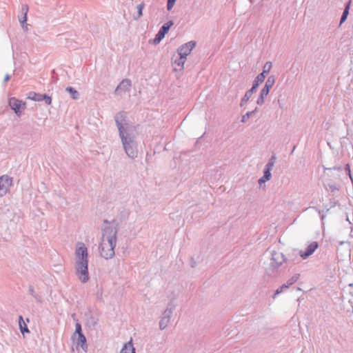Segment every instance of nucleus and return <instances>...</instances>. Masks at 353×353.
Listing matches in <instances>:
<instances>
[{"instance_id": "obj_28", "label": "nucleus", "mask_w": 353, "mask_h": 353, "mask_svg": "<svg viewBox=\"0 0 353 353\" xmlns=\"http://www.w3.org/2000/svg\"><path fill=\"white\" fill-rule=\"evenodd\" d=\"M300 277V274H295L294 275H293L290 279H289L287 282L285 283V284L288 285V287L289 288L290 286L292 285L294 283H295L297 280L299 279Z\"/></svg>"}, {"instance_id": "obj_49", "label": "nucleus", "mask_w": 353, "mask_h": 353, "mask_svg": "<svg viewBox=\"0 0 353 353\" xmlns=\"http://www.w3.org/2000/svg\"><path fill=\"white\" fill-rule=\"evenodd\" d=\"M295 148H296V146L294 145V146L293 147V149H292V152H294V150H295Z\"/></svg>"}, {"instance_id": "obj_37", "label": "nucleus", "mask_w": 353, "mask_h": 353, "mask_svg": "<svg viewBox=\"0 0 353 353\" xmlns=\"http://www.w3.org/2000/svg\"><path fill=\"white\" fill-rule=\"evenodd\" d=\"M265 179H267L268 180H270L271 177H272V173H271V170H267V169H265L263 170V175Z\"/></svg>"}, {"instance_id": "obj_32", "label": "nucleus", "mask_w": 353, "mask_h": 353, "mask_svg": "<svg viewBox=\"0 0 353 353\" xmlns=\"http://www.w3.org/2000/svg\"><path fill=\"white\" fill-rule=\"evenodd\" d=\"M268 95H265V94H263L260 92L259 95L256 100V104L259 105H262L265 103V99Z\"/></svg>"}, {"instance_id": "obj_4", "label": "nucleus", "mask_w": 353, "mask_h": 353, "mask_svg": "<svg viewBox=\"0 0 353 353\" xmlns=\"http://www.w3.org/2000/svg\"><path fill=\"white\" fill-rule=\"evenodd\" d=\"M288 259L279 252L272 251L271 252L270 262L268 267L265 268V272L269 276H274L283 263H287Z\"/></svg>"}, {"instance_id": "obj_8", "label": "nucleus", "mask_w": 353, "mask_h": 353, "mask_svg": "<svg viewBox=\"0 0 353 353\" xmlns=\"http://www.w3.org/2000/svg\"><path fill=\"white\" fill-rule=\"evenodd\" d=\"M12 185V179L8 175L0 176V196L5 195Z\"/></svg>"}, {"instance_id": "obj_22", "label": "nucleus", "mask_w": 353, "mask_h": 353, "mask_svg": "<svg viewBox=\"0 0 353 353\" xmlns=\"http://www.w3.org/2000/svg\"><path fill=\"white\" fill-rule=\"evenodd\" d=\"M276 160V156L274 154L272 155L271 157L270 158V159L268 160V162L267 163V164L265 165L264 168L267 169V170H272L273 167H274V165Z\"/></svg>"}, {"instance_id": "obj_45", "label": "nucleus", "mask_w": 353, "mask_h": 353, "mask_svg": "<svg viewBox=\"0 0 353 353\" xmlns=\"http://www.w3.org/2000/svg\"><path fill=\"white\" fill-rule=\"evenodd\" d=\"M323 212H324V210L323 211ZM325 215L324 213H323L321 215V218L322 220H323V219L325 218Z\"/></svg>"}, {"instance_id": "obj_2", "label": "nucleus", "mask_w": 353, "mask_h": 353, "mask_svg": "<svg viewBox=\"0 0 353 353\" xmlns=\"http://www.w3.org/2000/svg\"><path fill=\"white\" fill-rule=\"evenodd\" d=\"M75 254L77 257L75 263L76 274L81 282L85 283L89 281L90 276L88 272V253L84 243H78Z\"/></svg>"}, {"instance_id": "obj_39", "label": "nucleus", "mask_w": 353, "mask_h": 353, "mask_svg": "<svg viewBox=\"0 0 353 353\" xmlns=\"http://www.w3.org/2000/svg\"><path fill=\"white\" fill-rule=\"evenodd\" d=\"M269 180H268L267 179H265L263 176H262L258 181L260 185H261L262 183H264L267 181H268Z\"/></svg>"}, {"instance_id": "obj_51", "label": "nucleus", "mask_w": 353, "mask_h": 353, "mask_svg": "<svg viewBox=\"0 0 353 353\" xmlns=\"http://www.w3.org/2000/svg\"><path fill=\"white\" fill-rule=\"evenodd\" d=\"M105 252H108V248H105Z\"/></svg>"}, {"instance_id": "obj_27", "label": "nucleus", "mask_w": 353, "mask_h": 353, "mask_svg": "<svg viewBox=\"0 0 353 353\" xmlns=\"http://www.w3.org/2000/svg\"><path fill=\"white\" fill-rule=\"evenodd\" d=\"M272 68V63L270 61H267L263 68V71L260 73L261 74H264L265 77L266 75L270 72Z\"/></svg>"}, {"instance_id": "obj_10", "label": "nucleus", "mask_w": 353, "mask_h": 353, "mask_svg": "<svg viewBox=\"0 0 353 353\" xmlns=\"http://www.w3.org/2000/svg\"><path fill=\"white\" fill-rule=\"evenodd\" d=\"M319 244L317 241H312L310 243L305 250H301L299 255L303 259H307L310 256L313 254L318 249Z\"/></svg>"}, {"instance_id": "obj_1", "label": "nucleus", "mask_w": 353, "mask_h": 353, "mask_svg": "<svg viewBox=\"0 0 353 353\" xmlns=\"http://www.w3.org/2000/svg\"><path fill=\"white\" fill-rule=\"evenodd\" d=\"M105 224L102 228L101 243L99 245L101 256L105 259H112L114 256V248L117 243V235L119 227L113 225L112 221L104 219Z\"/></svg>"}, {"instance_id": "obj_11", "label": "nucleus", "mask_w": 353, "mask_h": 353, "mask_svg": "<svg viewBox=\"0 0 353 353\" xmlns=\"http://www.w3.org/2000/svg\"><path fill=\"white\" fill-rule=\"evenodd\" d=\"M130 214V211L125 208H123L117 214V217L112 221L113 225L119 226V225L125 221Z\"/></svg>"}, {"instance_id": "obj_46", "label": "nucleus", "mask_w": 353, "mask_h": 353, "mask_svg": "<svg viewBox=\"0 0 353 353\" xmlns=\"http://www.w3.org/2000/svg\"><path fill=\"white\" fill-rule=\"evenodd\" d=\"M348 176H349V177H350V180H351V181H352V183L353 184V177L352 176V174H350V175H348Z\"/></svg>"}, {"instance_id": "obj_3", "label": "nucleus", "mask_w": 353, "mask_h": 353, "mask_svg": "<svg viewBox=\"0 0 353 353\" xmlns=\"http://www.w3.org/2000/svg\"><path fill=\"white\" fill-rule=\"evenodd\" d=\"M135 131L136 130L134 129L119 134L123 148L127 156L131 159L137 158L139 153V144Z\"/></svg>"}, {"instance_id": "obj_12", "label": "nucleus", "mask_w": 353, "mask_h": 353, "mask_svg": "<svg viewBox=\"0 0 353 353\" xmlns=\"http://www.w3.org/2000/svg\"><path fill=\"white\" fill-rule=\"evenodd\" d=\"M28 12V6L27 5H22L21 10V16H19V21L24 31L28 30L27 24V14Z\"/></svg>"}, {"instance_id": "obj_44", "label": "nucleus", "mask_w": 353, "mask_h": 353, "mask_svg": "<svg viewBox=\"0 0 353 353\" xmlns=\"http://www.w3.org/2000/svg\"><path fill=\"white\" fill-rule=\"evenodd\" d=\"M191 266L192 268H194L196 266V262L192 261Z\"/></svg>"}, {"instance_id": "obj_42", "label": "nucleus", "mask_w": 353, "mask_h": 353, "mask_svg": "<svg viewBox=\"0 0 353 353\" xmlns=\"http://www.w3.org/2000/svg\"><path fill=\"white\" fill-rule=\"evenodd\" d=\"M20 323H21L22 324H23V323H25V322H24V320H23V316H22L21 315H20V316H19V325H20Z\"/></svg>"}, {"instance_id": "obj_15", "label": "nucleus", "mask_w": 353, "mask_h": 353, "mask_svg": "<svg viewBox=\"0 0 353 353\" xmlns=\"http://www.w3.org/2000/svg\"><path fill=\"white\" fill-rule=\"evenodd\" d=\"M120 353H136V350L133 345L132 339H130L128 342L123 344Z\"/></svg>"}, {"instance_id": "obj_25", "label": "nucleus", "mask_w": 353, "mask_h": 353, "mask_svg": "<svg viewBox=\"0 0 353 353\" xmlns=\"http://www.w3.org/2000/svg\"><path fill=\"white\" fill-rule=\"evenodd\" d=\"M165 34L162 32L160 30H159L158 32L156 34L154 39H153V43L154 44L159 43L161 40L165 37Z\"/></svg>"}, {"instance_id": "obj_34", "label": "nucleus", "mask_w": 353, "mask_h": 353, "mask_svg": "<svg viewBox=\"0 0 353 353\" xmlns=\"http://www.w3.org/2000/svg\"><path fill=\"white\" fill-rule=\"evenodd\" d=\"M19 329L23 335H24L25 333L30 332V330H29L27 325L25 323H23V324L21 323H20Z\"/></svg>"}, {"instance_id": "obj_5", "label": "nucleus", "mask_w": 353, "mask_h": 353, "mask_svg": "<svg viewBox=\"0 0 353 353\" xmlns=\"http://www.w3.org/2000/svg\"><path fill=\"white\" fill-rule=\"evenodd\" d=\"M114 121L116 125L118 128L119 134L125 133L126 132L132 130L135 128L130 125L127 122V112L125 111H120L114 116Z\"/></svg>"}, {"instance_id": "obj_41", "label": "nucleus", "mask_w": 353, "mask_h": 353, "mask_svg": "<svg viewBox=\"0 0 353 353\" xmlns=\"http://www.w3.org/2000/svg\"><path fill=\"white\" fill-rule=\"evenodd\" d=\"M10 77H11L9 74H6L3 79V83H5L8 82L10 79Z\"/></svg>"}, {"instance_id": "obj_29", "label": "nucleus", "mask_w": 353, "mask_h": 353, "mask_svg": "<svg viewBox=\"0 0 353 353\" xmlns=\"http://www.w3.org/2000/svg\"><path fill=\"white\" fill-rule=\"evenodd\" d=\"M257 111V108H255V109L252 111L248 112L242 116L241 118V122L245 123L248 121V120L250 118V117L254 114Z\"/></svg>"}, {"instance_id": "obj_17", "label": "nucleus", "mask_w": 353, "mask_h": 353, "mask_svg": "<svg viewBox=\"0 0 353 353\" xmlns=\"http://www.w3.org/2000/svg\"><path fill=\"white\" fill-rule=\"evenodd\" d=\"M265 77L264 74H261L259 73L253 81L252 85L251 88L256 91L259 86L265 81Z\"/></svg>"}, {"instance_id": "obj_18", "label": "nucleus", "mask_w": 353, "mask_h": 353, "mask_svg": "<svg viewBox=\"0 0 353 353\" xmlns=\"http://www.w3.org/2000/svg\"><path fill=\"white\" fill-rule=\"evenodd\" d=\"M254 92H256V90H253L252 88L247 90L241 100L240 106L243 107L245 105Z\"/></svg>"}, {"instance_id": "obj_9", "label": "nucleus", "mask_w": 353, "mask_h": 353, "mask_svg": "<svg viewBox=\"0 0 353 353\" xmlns=\"http://www.w3.org/2000/svg\"><path fill=\"white\" fill-rule=\"evenodd\" d=\"M28 99L34 101H44L47 105L52 103V98L47 94H39L34 92H30L28 94Z\"/></svg>"}, {"instance_id": "obj_24", "label": "nucleus", "mask_w": 353, "mask_h": 353, "mask_svg": "<svg viewBox=\"0 0 353 353\" xmlns=\"http://www.w3.org/2000/svg\"><path fill=\"white\" fill-rule=\"evenodd\" d=\"M177 52L179 56H183L187 58V56H188L190 53V51L187 50V48L181 45L178 49Z\"/></svg>"}, {"instance_id": "obj_26", "label": "nucleus", "mask_w": 353, "mask_h": 353, "mask_svg": "<svg viewBox=\"0 0 353 353\" xmlns=\"http://www.w3.org/2000/svg\"><path fill=\"white\" fill-rule=\"evenodd\" d=\"M144 6H145V5H144L143 2H142L140 4H139L137 6V14L136 16L134 17V20L139 19L143 15V9L144 8Z\"/></svg>"}, {"instance_id": "obj_50", "label": "nucleus", "mask_w": 353, "mask_h": 353, "mask_svg": "<svg viewBox=\"0 0 353 353\" xmlns=\"http://www.w3.org/2000/svg\"><path fill=\"white\" fill-rule=\"evenodd\" d=\"M97 323L93 320V325H95Z\"/></svg>"}, {"instance_id": "obj_30", "label": "nucleus", "mask_w": 353, "mask_h": 353, "mask_svg": "<svg viewBox=\"0 0 353 353\" xmlns=\"http://www.w3.org/2000/svg\"><path fill=\"white\" fill-rule=\"evenodd\" d=\"M183 45L187 48L188 51H190V53H191L192 50L196 47V43L194 41H190Z\"/></svg>"}, {"instance_id": "obj_47", "label": "nucleus", "mask_w": 353, "mask_h": 353, "mask_svg": "<svg viewBox=\"0 0 353 353\" xmlns=\"http://www.w3.org/2000/svg\"><path fill=\"white\" fill-rule=\"evenodd\" d=\"M349 293L352 295V296L353 297V290H352L351 289L349 291Z\"/></svg>"}, {"instance_id": "obj_23", "label": "nucleus", "mask_w": 353, "mask_h": 353, "mask_svg": "<svg viewBox=\"0 0 353 353\" xmlns=\"http://www.w3.org/2000/svg\"><path fill=\"white\" fill-rule=\"evenodd\" d=\"M28 292L30 294L32 295L37 302H41V297L37 293H36L32 285L29 286Z\"/></svg>"}, {"instance_id": "obj_31", "label": "nucleus", "mask_w": 353, "mask_h": 353, "mask_svg": "<svg viewBox=\"0 0 353 353\" xmlns=\"http://www.w3.org/2000/svg\"><path fill=\"white\" fill-rule=\"evenodd\" d=\"M186 58L183 56H179V58L176 59L174 60V63L176 64L178 66L183 68L184 63L185 62Z\"/></svg>"}, {"instance_id": "obj_21", "label": "nucleus", "mask_w": 353, "mask_h": 353, "mask_svg": "<svg viewBox=\"0 0 353 353\" xmlns=\"http://www.w3.org/2000/svg\"><path fill=\"white\" fill-rule=\"evenodd\" d=\"M174 25V22L172 20H170L168 21H167L166 23H165L161 28H160V30L163 32L164 34H167L168 32V31L170 30V29L171 28V27Z\"/></svg>"}, {"instance_id": "obj_19", "label": "nucleus", "mask_w": 353, "mask_h": 353, "mask_svg": "<svg viewBox=\"0 0 353 353\" xmlns=\"http://www.w3.org/2000/svg\"><path fill=\"white\" fill-rule=\"evenodd\" d=\"M77 345L80 346L84 351H87L88 345L86 338L84 334H80V336H78Z\"/></svg>"}, {"instance_id": "obj_20", "label": "nucleus", "mask_w": 353, "mask_h": 353, "mask_svg": "<svg viewBox=\"0 0 353 353\" xmlns=\"http://www.w3.org/2000/svg\"><path fill=\"white\" fill-rule=\"evenodd\" d=\"M65 91L70 94L71 98L72 99H78L79 98V92L75 89L73 87H71V86H68L66 88H65Z\"/></svg>"}, {"instance_id": "obj_16", "label": "nucleus", "mask_w": 353, "mask_h": 353, "mask_svg": "<svg viewBox=\"0 0 353 353\" xmlns=\"http://www.w3.org/2000/svg\"><path fill=\"white\" fill-rule=\"evenodd\" d=\"M350 4H351V0L346 2V3L345 5V8H344L342 15L341 17L339 26H341L346 21L347 16L349 14Z\"/></svg>"}, {"instance_id": "obj_40", "label": "nucleus", "mask_w": 353, "mask_h": 353, "mask_svg": "<svg viewBox=\"0 0 353 353\" xmlns=\"http://www.w3.org/2000/svg\"><path fill=\"white\" fill-rule=\"evenodd\" d=\"M329 188L331 190L332 192H334L335 190H338V188L335 185L330 184L329 185Z\"/></svg>"}, {"instance_id": "obj_35", "label": "nucleus", "mask_w": 353, "mask_h": 353, "mask_svg": "<svg viewBox=\"0 0 353 353\" xmlns=\"http://www.w3.org/2000/svg\"><path fill=\"white\" fill-rule=\"evenodd\" d=\"M75 334H77L78 336H80V334H84L82 332V327L80 323L77 322L75 324Z\"/></svg>"}, {"instance_id": "obj_7", "label": "nucleus", "mask_w": 353, "mask_h": 353, "mask_svg": "<svg viewBox=\"0 0 353 353\" xmlns=\"http://www.w3.org/2000/svg\"><path fill=\"white\" fill-rule=\"evenodd\" d=\"M9 106L14 112V113L20 116L22 110L26 108V102L22 101L15 97H11L8 101Z\"/></svg>"}, {"instance_id": "obj_36", "label": "nucleus", "mask_w": 353, "mask_h": 353, "mask_svg": "<svg viewBox=\"0 0 353 353\" xmlns=\"http://www.w3.org/2000/svg\"><path fill=\"white\" fill-rule=\"evenodd\" d=\"M176 0H168L167 1V10L170 11L174 7Z\"/></svg>"}, {"instance_id": "obj_38", "label": "nucleus", "mask_w": 353, "mask_h": 353, "mask_svg": "<svg viewBox=\"0 0 353 353\" xmlns=\"http://www.w3.org/2000/svg\"><path fill=\"white\" fill-rule=\"evenodd\" d=\"M345 173L347 174V175H350L351 174V170H350V165L349 163H347L345 165Z\"/></svg>"}, {"instance_id": "obj_14", "label": "nucleus", "mask_w": 353, "mask_h": 353, "mask_svg": "<svg viewBox=\"0 0 353 353\" xmlns=\"http://www.w3.org/2000/svg\"><path fill=\"white\" fill-rule=\"evenodd\" d=\"M276 78L274 75H270L268 77L267 80L265 82V85L263 88L261 90V92L263 94H265V95H268L271 88L275 83Z\"/></svg>"}, {"instance_id": "obj_13", "label": "nucleus", "mask_w": 353, "mask_h": 353, "mask_svg": "<svg viewBox=\"0 0 353 353\" xmlns=\"http://www.w3.org/2000/svg\"><path fill=\"white\" fill-rule=\"evenodd\" d=\"M132 83L131 81L128 79H123L117 87L115 93L117 94H121L123 92H125L130 90Z\"/></svg>"}, {"instance_id": "obj_48", "label": "nucleus", "mask_w": 353, "mask_h": 353, "mask_svg": "<svg viewBox=\"0 0 353 353\" xmlns=\"http://www.w3.org/2000/svg\"><path fill=\"white\" fill-rule=\"evenodd\" d=\"M349 287H350V288H353V283L350 284V285H349Z\"/></svg>"}, {"instance_id": "obj_43", "label": "nucleus", "mask_w": 353, "mask_h": 353, "mask_svg": "<svg viewBox=\"0 0 353 353\" xmlns=\"http://www.w3.org/2000/svg\"><path fill=\"white\" fill-rule=\"evenodd\" d=\"M329 170H341L342 168L340 166L339 167L334 166L333 168H329Z\"/></svg>"}, {"instance_id": "obj_6", "label": "nucleus", "mask_w": 353, "mask_h": 353, "mask_svg": "<svg viewBox=\"0 0 353 353\" xmlns=\"http://www.w3.org/2000/svg\"><path fill=\"white\" fill-rule=\"evenodd\" d=\"M175 309V305L172 302L168 303L166 309L163 313V316L161 317L159 322V328L160 330H164L168 325L170 319L172 317L173 311Z\"/></svg>"}, {"instance_id": "obj_33", "label": "nucleus", "mask_w": 353, "mask_h": 353, "mask_svg": "<svg viewBox=\"0 0 353 353\" xmlns=\"http://www.w3.org/2000/svg\"><path fill=\"white\" fill-rule=\"evenodd\" d=\"M287 288H288V285L285 283H283L281 286H280L278 289L276 290L272 297L274 299L277 295L283 292V291Z\"/></svg>"}]
</instances>
